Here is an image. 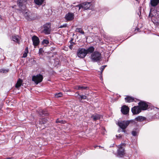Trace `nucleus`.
<instances>
[{
  "label": "nucleus",
  "mask_w": 159,
  "mask_h": 159,
  "mask_svg": "<svg viewBox=\"0 0 159 159\" xmlns=\"http://www.w3.org/2000/svg\"><path fill=\"white\" fill-rule=\"evenodd\" d=\"M159 3V0H151V5L153 7H155L157 6Z\"/></svg>",
  "instance_id": "6ab92c4d"
},
{
  "label": "nucleus",
  "mask_w": 159,
  "mask_h": 159,
  "mask_svg": "<svg viewBox=\"0 0 159 159\" xmlns=\"http://www.w3.org/2000/svg\"><path fill=\"white\" fill-rule=\"evenodd\" d=\"M102 58L101 53L97 51H95L91 55V59L92 61L96 62L99 61Z\"/></svg>",
  "instance_id": "f257e3e1"
},
{
  "label": "nucleus",
  "mask_w": 159,
  "mask_h": 159,
  "mask_svg": "<svg viewBox=\"0 0 159 159\" xmlns=\"http://www.w3.org/2000/svg\"><path fill=\"white\" fill-rule=\"evenodd\" d=\"M75 44V43H72L71 44L69 45V47L72 50L73 48V45Z\"/></svg>",
  "instance_id": "7c9ffc66"
},
{
  "label": "nucleus",
  "mask_w": 159,
  "mask_h": 159,
  "mask_svg": "<svg viewBox=\"0 0 159 159\" xmlns=\"http://www.w3.org/2000/svg\"><path fill=\"white\" fill-rule=\"evenodd\" d=\"M43 78V75L39 74L33 76L32 80L34 81L36 84H38L42 81Z\"/></svg>",
  "instance_id": "7ed1b4c3"
},
{
  "label": "nucleus",
  "mask_w": 159,
  "mask_h": 159,
  "mask_svg": "<svg viewBox=\"0 0 159 159\" xmlns=\"http://www.w3.org/2000/svg\"><path fill=\"white\" fill-rule=\"evenodd\" d=\"M78 57L80 58H84L86 55V49L83 48H79L77 52Z\"/></svg>",
  "instance_id": "f03ea898"
},
{
  "label": "nucleus",
  "mask_w": 159,
  "mask_h": 159,
  "mask_svg": "<svg viewBox=\"0 0 159 159\" xmlns=\"http://www.w3.org/2000/svg\"><path fill=\"white\" fill-rule=\"evenodd\" d=\"M101 116L98 114L93 115L91 116V118H92L94 121L99 120L101 118Z\"/></svg>",
  "instance_id": "dca6fc26"
},
{
  "label": "nucleus",
  "mask_w": 159,
  "mask_h": 159,
  "mask_svg": "<svg viewBox=\"0 0 159 159\" xmlns=\"http://www.w3.org/2000/svg\"><path fill=\"white\" fill-rule=\"evenodd\" d=\"M46 120V119L45 118L43 119L42 120L43 124H44L45 123V120Z\"/></svg>",
  "instance_id": "c9c22d12"
},
{
  "label": "nucleus",
  "mask_w": 159,
  "mask_h": 159,
  "mask_svg": "<svg viewBox=\"0 0 159 159\" xmlns=\"http://www.w3.org/2000/svg\"><path fill=\"white\" fill-rule=\"evenodd\" d=\"M22 82L23 81L22 80L19 79L17 81V82L16 84V88H19L21 85Z\"/></svg>",
  "instance_id": "412c9836"
},
{
  "label": "nucleus",
  "mask_w": 159,
  "mask_h": 159,
  "mask_svg": "<svg viewBox=\"0 0 159 159\" xmlns=\"http://www.w3.org/2000/svg\"><path fill=\"white\" fill-rule=\"evenodd\" d=\"M49 43V42L48 41L47 39H44L42 42V43L43 44H46L47 45Z\"/></svg>",
  "instance_id": "a878e982"
},
{
  "label": "nucleus",
  "mask_w": 159,
  "mask_h": 159,
  "mask_svg": "<svg viewBox=\"0 0 159 159\" xmlns=\"http://www.w3.org/2000/svg\"><path fill=\"white\" fill-rule=\"evenodd\" d=\"M87 88H88L87 87L83 86H80V85L77 86L76 87V89H80V90H81L86 89Z\"/></svg>",
  "instance_id": "5701e85b"
},
{
  "label": "nucleus",
  "mask_w": 159,
  "mask_h": 159,
  "mask_svg": "<svg viewBox=\"0 0 159 159\" xmlns=\"http://www.w3.org/2000/svg\"><path fill=\"white\" fill-rule=\"evenodd\" d=\"M145 117L141 116H139L135 119V120L139 122H142L145 120Z\"/></svg>",
  "instance_id": "a211bd4d"
},
{
  "label": "nucleus",
  "mask_w": 159,
  "mask_h": 159,
  "mask_svg": "<svg viewBox=\"0 0 159 159\" xmlns=\"http://www.w3.org/2000/svg\"><path fill=\"white\" fill-rule=\"evenodd\" d=\"M25 51L28 52V48L27 47L25 48Z\"/></svg>",
  "instance_id": "e433bc0d"
},
{
  "label": "nucleus",
  "mask_w": 159,
  "mask_h": 159,
  "mask_svg": "<svg viewBox=\"0 0 159 159\" xmlns=\"http://www.w3.org/2000/svg\"><path fill=\"white\" fill-rule=\"evenodd\" d=\"M129 109L128 106L124 105L121 107V111L123 114L127 115L129 113Z\"/></svg>",
  "instance_id": "9b49d317"
},
{
  "label": "nucleus",
  "mask_w": 159,
  "mask_h": 159,
  "mask_svg": "<svg viewBox=\"0 0 159 159\" xmlns=\"http://www.w3.org/2000/svg\"><path fill=\"white\" fill-rule=\"evenodd\" d=\"M57 123H60L61 124H65L66 123V121L63 120H59V119H57L56 120Z\"/></svg>",
  "instance_id": "b1692460"
},
{
  "label": "nucleus",
  "mask_w": 159,
  "mask_h": 159,
  "mask_svg": "<svg viewBox=\"0 0 159 159\" xmlns=\"http://www.w3.org/2000/svg\"><path fill=\"white\" fill-rule=\"evenodd\" d=\"M125 145L126 144L125 143H121L119 145V149L117 151L118 155L120 157H122L125 154L124 149L123 147L125 146Z\"/></svg>",
  "instance_id": "20e7f679"
},
{
  "label": "nucleus",
  "mask_w": 159,
  "mask_h": 159,
  "mask_svg": "<svg viewBox=\"0 0 159 159\" xmlns=\"http://www.w3.org/2000/svg\"><path fill=\"white\" fill-rule=\"evenodd\" d=\"M26 14H27V12H26V13L25 14V15H26Z\"/></svg>",
  "instance_id": "a19ab883"
},
{
  "label": "nucleus",
  "mask_w": 159,
  "mask_h": 159,
  "mask_svg": "<svg viewBox=\"0 0 159 159\" xmlns=\"http://www.w3.org/2000/svg\"><path fill=\"white\" fill-rule=\"evenodd\" d=\"M116 137L118 139H120L122 138V135L120 134L118 136L116 135Z\"/></svg>",
  "instance_id": "f704fd0d"
},
{
  "label": "nucleus",
  "mask_w": 159,
  "mask_h": 159,
  "mask_svg": "<svg viewBox=\"0 0 159 159\" xmlns=\"http://www.w3.org/2000/svg\"><path fill=\"white\" fill-rule=\"evenodd\" d=\"M65 19L68 21L71 20L74 18V14L73 13H68L66 14L65 16Z\"/></svg>",
  "instance_id": "ddd939ff"
},
{
  "label": "nucleus",
  "mask_w": 159,
  "mask_h": 159,
  "mask_svg": "<svg viewBox=\"0 0 159 159\" xmlns=\"http://www.w3.org/2000/svg\"><path fill=\"white\" fill-rule=\"evenodd\" d=\"M76 31L83 34H84V32L81 28H77L76 30Z\"/></svg>",
  "instance_id": "393cba45"
},
{
  "label": "nucleus",
  "mask_w": 159,
  "mask_h": 159,
  "mask_svg": "<svg viewBox=\"0 0 159 159\" xmlns=\"http://www.w3.org/2000/svg\"><path fill=\"white\" fill-rule=\"evenodd\" d=\"M125 129H123V130H122V131L124 132H125Z\"/></svg>",
  "instance_id": "58836bf2"
},
{
  "label": "nucleus",
  "mask_w": 159,
  "mask_h": 159,
  "mask_svg": "<svg viewBox=\"0 0 159 159\" xmlns=\"http://www.w3.org/2000/svg\"><path fill=\"white\" fill-rule=\"evenodd\" d=\"M28 52L25 51L22 57L24 58L26 57L27 56V53H28Z\"/></svg>",
  "instance_id": "cd10ccee"
},
{
  "label": "nucleus",
  "mask_w": 159,
  "mask_h": 159,
  "mask_svg": "<svg viewBox=\"0 0 159 159\" xmlns=\"http://www.w3.org/2000/svg\"><path fill=\"white\" fill-rule=\"evenodd\" d=\"M106 66H102V67L100 68V70L101 71V73H102V72L103 70L104 69H105V67Z\"/></svg>",
  "instance_id": "2f4dec72"
},
{
  "label": "nucleus",
  "mask_w": 159,
  "mask_h": 159,
  "mask_svg": "<svg viewBox=\"0 0 159 159\" xmlns=\"http://www.w3.org/2000/svg\"><path fill=\"white\" fill-rule=\"evenodd\" d=\"M43 32L45 34H50L51 31V24L47 23L43 26Z\"/></svg>",
  "instance_id": "39448f33"
},
{
  "label": "nucleus",
  "mask_w": 159,
  "mask_h": 159,
  "mask_svg": "<svg viewBox=\"0 0 159 159\" xmlns=\"http://www.w3.org/2000/svg\"><path fill=\"white\" fill-rule=\"evenodd\" d=\"M9 71V69H2L0 71L1 72H3V73H6L7 72Z\"/></svg>",
  "instance_id": "c756f323"
},
{
  "label": "nucleus",
  "mask_w": 159,
  "mask_h": 159,
  "mask_svg": "<svg viewBox=\"0 0 159 159\" xmlns=\"http://www.w3.org/2000/svg\"><path fill=\"white\" fill-rule=\"evenodd\" d=\"M39 114L41 116H47L48 115V113L46 111L43 110L42 109H40L38 111Z\"/></svg>",
  "instance_id": "aec40b11"
},
{
  "label": "nucleus",
  "mask_w": 159,
  "mask_h": 159,
  "mask_svg": "<svg viewBox=\"0 0 159 159\" xmlns=\"http://www.w3.org/2000/svg\"><path fill=\"white\" fill-rule=\"evenodd\" d=\"M80 97V99L81 100L82 99H86L87 98V97L85 96V95H79Z\"/></svg>",
  "instance_id": "c85d7f7f"
},
{
  "label": "nucleus",
  "mask_w": 159,
  "mask_h": 159,
  "mask_svg": "<svg viewBox=\"0 0 159 159\" xmlns=\"http://www.w3.org/2000/svg\"><path fill=\"white\" fill-rule=\"evenodd\" d=\"M62 94L61 93H59L55 94V97L56 98H59L61 97Z\"/></svg>",
  "instance_id": "bb28decb"
},
{
  "label": "nucleus",
  "mask_w": 159,
  "mask_h": 159,
  "mask_svg": "<svg viewBox=\"0 0 159 159\" xmlns=\"http://www.w3.org/2000/svg\"><path fill=\"white\" fill-rule=\"evenodd\" d=\"M17 3L21 10H25V6L27 4V0H18Z\"/></svg>",
  "instance_id": "423d86ee"
},
{
  "label": "nucleus",
  "mask_w": 159,
  "mask_h": 159,
  "mask_svg": "<svg viewBox=\"0 0 159 159\" xmlns=\"http://www.w3.org/2000/svg\"><path fill=\"white\" fill-rule=\"evenodd\" d=\"M32 41L33 45L34 46H37L39 43V38L36 36H34L32 37Z\"/></svg>",
  "instance_id": "f8f14e48"
},
{
  "label": "nucleus",
  "mask_w": 159,
  "mask_h": 159,
  "mask_svg": "<svg viewBox=\"0 0 159 159\" xmlns=\"http://www.w3.org/2000/svg\"><path fill=\"white\" fill-rule=\"evenodd\" d=\"M20 38L18 35H14L12 37V40L18 44L20 43Z\"/></svg>",
  "instance_id": "2eb2a0df"
},
{
  "label": "nucleus",
  "mask_w": 159,
  "mask_h": 159,
  "mask_svg": "<svg viewBox=\"0 0 159 159\" xmlns=\"http://www.w3.org/2000/svg\"><path fill=\"white\" fill-rule=\"evenodd\" d=\"M91 5V3L90 2H85L76 6L79 7V10L81 8H83L86 10L89 9Z\"/></svg>",
  "instance_id": "0eeeda50"
},
{
  "label": "nucleus",
  "mask_w": 159,
  "mask_h": 159,
  "mask_svg": "<svg viewBox=\"0 0 159 159\" xmlns=\"http://www.w3.org/2000/svg\"><path fill=\"white\" fill-rule=\"evenodd\" d=\"M98 147V146H95L94 148H95L96 147Z\"/></svg>",
  "instance_id": "ea45409f"
},
{
  "label": "nucleus",
  "mask_w": 159,
  "mask_h": 159,
  "mask_svg": "<svg viewBox=\"0 0 159 159\" xmlns=\"http://www.w3.org/2000/svg\"><path fill=\"white\" fill-rule=\"evenodd\" d=\"M132 134L133 136H135L136 135L137 133L135 131H133L132 132Z\"/></svg>",
  "instance_id": "72a5a7b5"
},
{
  "label": "nucleus",
  "mask_w": 159,
  "mask_h": 159,
  "mask_svg": "<svg viewBox=\"0 0 159 159\" xmlns=\"http://www.w3.org/2000/svg\"><path fill=\"white\" fill-rule=\"evenodd\" d=\"M94 50V48L93 46H91L89 48L87 49H86L87 54L89 53H91L93 52Z\"/></svg>",
  "instance_id": "f3484780"
},
{
  "label": "nucleus",
  "mask_w": 159,
  "mask_h": 159,
  "mask_svg": "<svg viewBox=\"0 0 159 159\" xmlns=\"http://www.w3.org/2000/svg\"><path fill=\"white\" fill-rule=\"evenodd\" d=\"M131 111L134 115H137L141 112V109L138 106H135L131 109Z\"/></svg>",
  "instance_id": "1a4fd4ad"
},
{
  "label": "nucleus",
  "mask_w": 159,
  "mask_h": 159,
  "mask_svg": "<svg viewBox=\"0 0 159 159\" xmlns=\"http://www.w3.org/2000/svg\"><path fill=\"white\" fill-rule=\"evenodd\" d=\"M129 124V121H123L119 122L118 125L122 129H126Z\"/></svg>",
  "instance_id": "6e6552de"
},
{
  "label": "nucleus",
  "mask_w": 159,
  "mask_h": 159,
  "mask_svg": "<svg viewBox=\"0 0 159 159\" xmlns=\"http://www.w3.org/2000/svg\"><path fill=\"white\" fill-rule=\"evenodd\" d=\"M72 41H73L72 39H71V40L70 41V44H71L72 43H74Z\"/></svg>",
  "instance_id": "4c0bfd02"
},
{
  "label": "nucleus",
  "mask_w": 159,
  "mask_h": 159,
  "mask_svg": "<svg viewBox=\"0 0 159 159\" xmlns=\"http://www.w3.org/2000/svg\"><path fill=\"white\" fill-rule=\"evenodd\" d=\"M125 99L126 102H131L134 101L136 102V100H137V99H135L133 97L129 96L125 98Z\"/></svg>",
  "instance_id": "4468645a"
},
{
  "label": "nucleus",
  "mask_w": 159,
  "mask_h": 159,
  "mask_svg": "<svg viewBox=\"0 0 159 159\" xmlns=\"http://www.w3.org/2000/svg\"><path fill=\"white\" fill-rule=\"evenodd\" d=\"M44 0H34V2L38 5H41L43 3Z\"/></svg>",
  "instance_id": "4be33fe9"
},
{
  "label": "nucleus",
  "mask_w": 159,
  "mask_h": 159,
  "mask_svg": "<svg viewBox=\"0 0 159 159\" xmlns=\"http://www.w3.org/2000/svg\"><path fill=\"white\" fill-rule=\"evenodd\" d=\"M139 107L140 108L141 110H146L148 107V104L145 102L141 101L139 103Z\"/></svg>",
  "instance_id": "9d476101"
},
{
  "label": "nucleus",
  "mask_w": 159,
  "mask_h": 159,
  "mask_svg": "<svg viewBox=\"0 0 159 159\" xmlns=\"http://www.w3.org/2000/svg\"><path fill=\"white\" fill-rule=\"evenodd\" d=\"M67 24H65L62 25H61L59 28H64V27H66L67 26Z\"/></svg>",
  "instance_id": "473e14b6"
}]
</instances>
